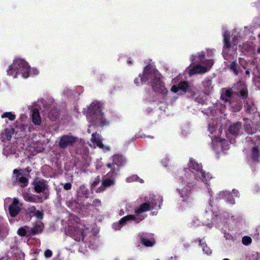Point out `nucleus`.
Masks as SVG:
<instances>
[{"mask_svg": "<svg viewBox=\"0 0 260 260\" xmlns=\"http://www.w3.org/2000/svg\"><path fill=\"white\" fill-rule=\"evenodd\" d=\"M223 36L224 38V46L222 53L223 56L225 59H229L230 58V56L235 54V51L232 50V52L230 53L231 49L230 48V44L228 42L229 34L228 32L225 31L223 33Z\"/></svg>", "mask_w": 260, "mask_h": 260, "instance_id": "nucleus-5", "label": "nucleus"}, {"mask_svg": "<svg viewBox=\"0 0 260 260\" xmlns=\"http://www.w3.org/2000/svg\"><path fill=\"white\" fill-rule=\"evenodd\" d=\"M51 255H52L51 251H50L49 249H48V250L45 251V256L46 257H50L51 256Z\"/></svg>", "mask_w": 260, "mask_h": 260, "instance_id": "nucleus-37", "label": "nucleus"}, {"mask_svg": "<svg viewBox=\"0 0 260 260\" xmlns=\"http://www.w3.org/2000/svg\"><path fill=\"white\" fill-rule=\"evenodd\" d=\"M229 67L230 70L233 71L235 75H238L239 73V70L237 69V63L236 61H233L232 62H231Z\"/></svg>", "mask_w": 260, "mask_h": 260, "instance_id": "nucleus-24", "label": "nucleus"}, {"mask_svg": "<svg viewBox=\"0 0 260 260\" xmlns=\"http://www.w3.org/2000/svg\"><path fill=\"white\" fill-rule=\"evenodd\" d=\"M245 28V29L246 30V29H247V27H245V28Z\"/></svg>", "mask_w": 260, "mask_h": 260, "instance_id": "nucleus-51", "label": "nucleus"}, {"mask_svg": "<svg viewBox=\"0 0 260 260\" xmlns=\"http://www.w3.org/2000/svg\"><path fill=\"white\" fill-rule=\"evenodd\" d=\"M236 86L240 95L243 99L246 98L248 95V92L245 84L244 83L240 82L237 83Z\"/></svg>", "mask_w": 260, "mask_h": 260, "instance_id": "nucleus-9", "label": "nucleus"}, {"mask_svg": "<svg viewBox=\"0 0 260 260\" xmlns=\"http://www.w3.org/2000/svg\"><path fill=\"white\" fill-rule=\"evenodd\" d=\"M187 170H188V169H185V172H187Z\"/></svg>", "mask_w": 260, "mask_h": 260, "instance_id": "nucleus-49", "label": "nucleus"}, {"mask_svg": "<svg viewBox=\"0 0 260 260\" xmlns=\"http://www.w3.org/2000/svg\"><path fill=\"white\" fill-rule=\"evenodd\" d=\"M241 109V107L240 106H239L238 109H237V111H239Z\"/></svg>", "mask_w": 260, "mask_h": 260, "instance_id": "nucleus-45", "label": "nucleus"}, {"mask_svg": "<svg viewBox=\"0 0 260 260\" xmlns=\"http://www.w3.org/2000/svg\"><path fill=\"white\" fill-rule=\"evenodd\" d=\"M224 237L226 238V239H228L229 238V237H226V236H224Z\"/></svg>", "mask_w": 260, "mask_h": 260, "instance_id": "nucleus-50", "label": "nucleus"}, {"mask_svg": "<svg viewBox=\"0 0 260 260\" xmlns=\"http://www.w3.org/2000/svg\"><path fill=\"white\" fill-rule=\"evenodd\" d=\"M26 200L29 202H35L34 198L30 196H27L25 197Z\"/></svg>", "mask_w": 260, "mask_h": 260, "instance_id": "nucleus-39", "label": "nucleus"}, {"mask_svg": "<svg viewBox=\"0 0 260 260\" xmlns=\"http://www.w3.org/2000/svg\"><path fill=\"white\" fill-rule=\"evenodd\" d=\"M212 200L210 198V200H209V205L207 207V209H205V211L206 212H212V209H211L212 208V205H211V203H212Z\"/></svg>", "mask_w": 260, "mask_h": 260, "instance_id": "nucleus-34", "label": "nucleus"}, {"mask_svg": "<svg viewBox=\"0 0 260 260\" xmlns=\"http://www.w3.org/2000/svg\"><path fill=\"white\" fill-rule=\"evenodd\" d=\"M203 86L205 87V90L209 92L212 89L211 81L210 80H205L203 83Z\"/></svg>", "mask_w": 260, "mask_h": 260, "instance_id": "nucleus-22", "label": "nucleus"}, {"mask_svg": "<svg viewBox=\"0 0 260 260\" xmlns=\"http://www.w3.org/2000/svg\"><path fill=\"white\" fill-rule=\"evenodd\" d=\"M205 54L203 52L198 53L197 55H192L191 59L192 62L194 61L198 64L192 67H189L186 69V71L191 76L197 74L205 73L211 68L213 64V61L212 59L204 60Z\"/></svg>", "mask_w": 260, "mask_h": 260, "instance_id": "nucleus-1", "label": "nucleus"}, {"mask_svg": "<svg viewBox=\"0 0 260 260\" xmlns=\"http://www.w3.org/2000/svg\"><path fill=\"white\" fill-rule=\"evenodd\" d=\"M213 214L214 215V217H213L212 219V223H209L207 224V226L209 228H212L214 223L215 224L216 226L218 225V224L221 221V217H219L215 212H214Z\"/></svg>", "mask_w": 260, "mask_h": 260, "instance_id": "nucleus-19", "label": "nucleus"}, {"mask_svg": "<svg viewBox=\"0 0 260 260\" xmlns=\"http://www.w3.org/2000/svg\"><path fill=\"white\" fill-rule=\"evenodd\" d=\"M211 139L212 140V148L217 153L219 152L220 149L223 152L229 149V144L226 140L221 139L216 136H212Z\"/></svg>", "mask_w": 260, "mask_h": 260, "instance_id": "nucleus-4", "label": "nucleus"}, {"mask_svg": "<svg viewBox=\"0 0 260 260\" xmlns=\"http://www.w3.org/2000/svg\"><path fill=\"white\" fill-rule=\"evenodd\" d=\"M26 233V231L24 228H20L18 230V234L20 236H24Z\"/></svg>", "mask_w": 260, "mask_h": 260, "instance_id": "nucleus-35", "label": "nucleus"}, {"mask_svg": "<svg viewBox=\"0 0 260 260\" xmlns=\"http://www.w3.org/2000/svg\"><path fill=\"white\" fill-rule=\"evenodd\" d=\"M231 194L233 196H234L235 197H238L239 192L237 190L233 189Z\"/></svg>", "mask_w": 260, "mask_h": 260, "instance_id": "nucleus-41", "label": "nucleus"}, {"mask_svg": "<svg viewBox=\"0 0 260 260\" xmlns=\"http://www.w3.org/2000/svg\"><path fill=\"white\" fill-rule=\"evenodd\" d=\"M253 49V47L251 45L244 44L243 48L242 51L244 53H249Z\"/></svg>", "mask_w": 260, "mask_h": 260, "instance_id": "nucleus-26", "label": "nucleus"}, {"mask_svg": "<svg viewBox=\"0 0 260 260\" xmlns=\"http://www.w3.org/2000/svg\"><path fill=\"white\" fill-rule=\"evenodd\" d=\"M218 127H219V128H218L217 133H218V134H219L221 133V129L220 126H218L216 123L215 124H214L213 123H210L208 125V130L211 134H213V133L214 132L215 133H216L215 128H217Z\"/></svg>", "mask_w": 260, "mask_h": 260, "instance_id": "nucleus-20", "label": "nucleus"}, {"mask_svg": "<svg viewBox=\"0 0 260 260\" xmlns=\"http://www.w3.org/2000/svg\"><path fill=\"white\" fill-rule=\"evenodd\" d=\"M43 228V225H36L34 228L31 229L32 232L34 234H37L40 233L42 231Z\"/></svg>", "mask_w": 260, "mask_h": 260, "instance_id": "nucleus-27", "label": "nucleus"}, {"mask_svg": "<svg viewBox=\"0 0 260 260\" xmlns=\"http://www.w3.org/2000/svg\"><path fill=\"white\" fill-rule=\"evenodd\" d=\"M180 90H182L183 92H191L192 90L193 87L189 84L187 82L183 81L180 82Z\"/></svg>", "mask_w": 260, "mask_h": 260, "instance_id": "nucleus-14", "label": "nucleus"}, {"mask_svg": "<svg viewBox=\"0 0 260 260\" xmlns=\"http://www.w3.org/2000/svg\"><path fill=\"white\" fill-rule=\"evenodd\" d=\"M241 128V124L240 122H237L233 125H231L229 128V132L233 135H236L238 134L239 131Z\"/></svg>", "mask_w": 260, "mask_h": 260, "instance_id": "nucleus-15", "label": "nucleus"}, {"mask_svg": "<svg viewBox=\"0 0 260 260\" xmlns=\"http://www.w3.org/2000/svg\"><path fill=\"white\" fill-rule=\"evenodd\" d=\"M2 118H9L10 120H13L15 118V116L13 114H12L11 113H4L2 116Z\"/></svg>", "mask_w": 260, "mask_h": 260, "instance_id": "nucleus-29", "label": "nucleus"}, {"mask_svg": "<svg viewBox=\"0 0 260 260\" xmlns=\"http://www.w3.org/2000/svg\"><path fill=\"white\" fill-rule=\"evenodd\" d=\"M190 190L187 188H183L181 191V197L183 201H186L190 196Z\"/></svg>", "mask_w": 260, "mask_h": 260, "instance_id": "nucleus-21", "label": "nucleus"}, {"mask_svg": "<svg viewBox=\"0 0 260 260\" xmlns=\"http://www.w3.org/2000/svg\"><path fill=\"white\" fill-rule=\"evenodd\" d=\"M14 173H18L17 178H16V181L19 182L21 185V186H25L28 183V180L26 178L21 176L22 173L21 170H17L15 169L13 171Z\"/></svg>", "mask_w": 260, "mask_h": 260, "instance_id": "nucleus-12", "label": "nucleus"}, {"mask_svg": "<svg viewBox=\"0 0 260 260\" xmlns=\"http://www.w3.org/2000/svg\"><path fill=\"white\" fill-rule=\"evenodd\" d=\"M232 90L231 89H223L221 94V99L225 102L230 104L232 96Z\"/></svg>", "mask_w": 260, "mask_h": 260, "instance_id": "nucleus-11", "label": "nucleus"}, {"mask_svg": "<svg viewBox=\"0 0 260 260\" xmlns=\"http://www.w3.org/2000/svg\"><path fill=\"white\" fill-rule=\"evenodd\" d=\"M199 245L202 247L203 252L207 255H209L212 253L211 250L207 245L203 242V240L199 239Z\"/></svg>", "mask_w": 260, "mask_h": 260, "instance_id": "nucleus-18", "label": "nucleus"}, {"mask_svg": "<svg viewBox=\"0 0 260 260\" xmlns=\"http://www.w3.org/2000/svg\"><path fill=\"white\" fill-rule=\"evenodd\" d=\"M258 40L259 43H260V34L258 36Z\"/></svg>", "mask_w": 260, "mask_h": 260, "instance_id": "nucleus-44", "label": "nucleus"}, {"mask_svg": "<svg viewBox=\"0 0 260 260\" xmlns=\"http://www.w3.org/2000/svg\"><path fill=\"white\" fill-rule=\"evenodd\" d=\"M242 242L243 245L248 246L252 242L251 238L249 236H244L242 239Z\"/></svg>", "mask_w": 260, "mask_h": 260, "instance_id": "nucleus-25", "label": "nucleus"}, {"mask_svg": "<svg viewBox=\"0 0 260 260\" xmlns=\"http://www.w3.org/2000/svg\"><path fill=\"white\" fill-rule=\"evenodd\" d=\"M149 204L147 203H144L141 205L140 208L136 211L137 213H140L144 211H146L149 209Z\"/></svg>", "mask_w": 260, "mask_h": 260, "instance_id": "nucleus-23", "label": "nucleus"}, {"mask_svg": "<svg viewBox=\"0 0 260 260\" xmlns=\"http://www.w3.org/2000/svg\"><path fill=\"white\" fill-rule=\"evenodd\" d=\"M246 141L249 143L251 147L250 152V161L252 162H258L260 156V150L258 146L260 145V136H253L246 138Z\"/></svg>", "mask_w": 260, "mask_h": 260, "instance_id": "nucleus-3", "label": "nucleus"}, {"mask_svg": "<svg viewBox=\"0 0 260 260\" xmlns=\"http://www.w3.org/2000/svg\"><path fill=\"white\" fill-rule=\"evenodd\" d=\"M142 242L143 244H144L146 246H152L153 245L154 243V241H150L148 239L142 238Z\"/></svg>", "mask_w": 260, "mask_h": 260, "instance_id": "nucleus-28", "label": "nucleus"}, {"mask_svg": "<svg viewBox=\"0 0 260 260\" xmlns=\"http://www.w3.org/2000/svg\"><path fill=\"white\" fill-rule=\"evenodd\" d=\"M259 254L258 253H252L250 255L249 260H257Z\"/></svg>", "mask_w": 260, "mask_h": 260, "instance_id": "nucleus-33", "label": "nucleus"}, {"mask_svg": "<svg viewBox=\"0 0 260 260\" xmlns=\"http://www.w3.org/2000/svg\"><path fill=\"white\" fill-rule=\"evenodd\" d=\"M189 171L193 174L197 179H201L205 184H207L208 181L212 178L211 174L204 171L202 165L192 158L189 159Z\"/></svg>", "mask_w": 260, "mask_h": 260, "instance_id": "nucleus-2", "label": "nucleus"}, {"mask_svg": "<svg viewBox=\"0 0 260 260\" xmlns=\"http://www.w3.org/2000/svg\"><path fill=\"white\" fill-rule=\"evenodd\" d=\"M63 188L66 189V190H69V189H70L71 188V183H66L64 186H63Z\"/></svg>", "mask_w": 260, "mask_h": 260, "instance_id": "nucleus-38", "label": "nucleus"}, {"mask_svg": "<svg viewBox=\"0 0 260 260\" xmlns=\"http://www.w3.org/2000/svg\"><path fill=\"white\" fill-rule=\"evenodd\" d=\"M18 203L19 201L16 199H14L13 203L9 206V213L12 217L16 216L20 210Z\"/></svg>", "mask_w": 260, "mask_h": 260, "instance_id": "nucleus-8", "label": "nucleus"}, {"mask_svg": "<svg viewBox=\"0 0 260 260\" xmlns=\"http://www.w3.org/2000/svg\"><path fill=\"white\" fill-rule=\"evenodd\" d=\"M114 181L110 179H106L103 181V185L104 186L108 187L110 186L112 184H114Z\"/></svg>", "mask_w": 260, "mask_h": 260, "instance_id": "nucleus-31", "label": "nucleus"}, {"mask_svg": "<svg viewBox=\"0 0 260 260\" xmlns=\"http://www.w3.org/2000/svg\"><path fill=\"white\" fill-rule=\"evenodd\" d=\"M246 74L247 75H249V71H248V70H247V71H246Z\"/></svg>", "mask_w": 260, "mask_h": 260, "instance_id": "nucleus-46", "label": "nucleus"}, {"mask_svg": "<svg viewBox=\"0 0 260 260\" xmlns=\"http://www.w3.org/2000/svg\"><path fill=\"white\" fill-rule=\"evenodd\" d=\"M257 52L260 53V47L257 49Z\"/></svg>", "mask_w": 260, "mask_h": 260, "instance_id": "nucleus-47", "label": "nucleus"}, {"mask_svg": "<svg viewBox=\"0 0 260 260\" xmlns=\"http://www.w3.org/2000/svg\"><path fill=\"white\" fill-rule=\"evenodd\" d=\"M207 189L208 190V192H209L210 196H211V197H212V191L209 188H208Z\"/></svg>", "mask_w": 260, "mask_h": 260, "instance_id": "nucleus-42", "label": "nucleus"}, {"mask_svg": "<svg viewBox=\"0 0 260 260\" xmlns=\"http://www.w3.org/2000/svg\"><path fill=\"white\" fill-rule=\"evenodd\" d=\"M31 119L33 123L37 125H40L41 124L42 120L39 110L37 109H34L32 111Z\"/></svg>", "mask_w": 260, "mask_h": 260, "instance_id": "nucleus-10", "label": "nucleus"}, {"mask_svg": "<svg viewBox=\"0 0 260 260\" xmlns=\"http://www.w3.org/2000/svg\"><path fill=\"white\" fill-rule=\"evenodd\" d=\"M91 141L95 143L97 146L102 148L104 147V145L102 144L101 140H100L98 135L96 133L92 134Z\"/></svg>", "mask_w": 260, "mask_h": 260, "instance_id": "nucleus-17", "label": "nucleus"}, {"mask_svg": "<svg viewBox=\"0 0 260 260\" xmlns=\"http://www.w3.org/2000/svg\"><path fill=\"white\" fill-rule=\"evenodd\" d=\"M178 90V87L176 85L173 86L172 88H171V91L174 92H177Z\"/></svg>", "mask_w": 260, "mask_h": 260, "instance_id": "nucleus-40", "label": "nucleus"}, {"mask_svg": "<svg viewBox=\"0 0 260 260\" xmlns=\"http://www.w3.org/2000/svg\"><path fill=\"white\" fill-rule=\"evenodd\" d=\"M36 211L37 210H36V208L35 207H34V206H32V207H30V208H28L27 209V212L28 213H34V215H35V213Z\"/></svg>", "mask_w": 260, "mask_h": 260, "instance_id": "nucleus-36", "label": "nucleus"}, {"mask_svg": "<svg viewBox=\"0 0 260 260\" xmlns=\"http://www.w3.org/2000/svg\"><path fill=\"white\" fill-rule=\"evenodd\" d=\"M222 260H230L229 258H224Z\"/></svg>", "mask_w": 260, "mask_h": 260, "instance_id": "nucleus-48", "label": "nucleus"}, {"mask_svg": "<svg viewBox=\"0 0 260 260\" xmlns=\"http://www.w3.org/2000/svg\"><path fill=\"white\" fill-rule=\"evenodd\" d=\"M77 141V138L72 136L64 135L59 140V146L60 148H66L68 146H71Z\"/></svg>", "mask_w": 260, "mask_h": 260, "instance_id": "nucleus-6", "label": "nucleus"}, {"mask_svg": "<svg viewBox=\"0 0 260 260\" xmlns=\"http://www.w3.org/2000/svg\"><path fill=\"white\" fill-rule=\"evenodd\" d=\"M43 211L37 210L34 215H35L38 219H41L43 218Z\"/></svg>", "mask_w": 260, "mask_h": 260, "instance_id": "nucleus-32", "label": "nucleus"}, {"mask_svg": "<svg viewBox=\"0 0 260 260\" xmlns=\"http://www.w3.org/2000/svg\"><path fill=\"white\" fill-rule=\"evenodd\" d=\"M238 39H235V38L233 39V44L234 45H236L238 42L236 41V40H237Z\"/></svg>", "mask_w": 260, "mask_h": 260, "instance_id": "nucleus-43", "label": "nucleus"}, {"mask_svg": "<svg viewBox=\"0 0 260 260\" xmlns=\"http://www.w3.org/2000/svg\"><path fill=\"white\" fill-rule=\"evenodd\" d=\"M224 199L225 201L231 204H234L235 201L232 194L228 191L220 192L215 197L216 200Z\"/></svg>", "mask_w": 260, "mask_h": 260, "instance_id": "nucleus-7", "label": "nucleus"}, {"mask_svg": "<svg viewBox=\"0 0 260 260\" xmlns=\"http://www.w3.org/2000/svg\"><path fill=\"white\" fill-rule=\"evenodd\" d=\"M135 218V217L133 215H129L127 216L126 217H123L119 221V223L122 224L125 223L127 220H130V219H134Z\"/></svg>", "mask_w": 260, "mask_h": 260, "instance_id": "nucleus-30", "label": "nucleus"}, {"mask_svg": "<svg viewBox=\"0 0 260 260\" xmlns=\"http://www.w3.org/2000/svg\"><path fill=\"white\" fill-rule=\"evenodd\" d=\"M34 185L35 187V190L37 192L44 191L47 187L46 184L45 182L41 181H35L34 182Z\"/></svg>", "mask_w": 260, "mask_h": 260, "instance_id": "nucleus-13", "label": "nucleus"}, {"mask_svg": "<svg viewBox=\"0 0 260 260\" xmlns=\"http://www.w3.org/2000/svg\"><path fill=\"white\" fill-rule=\"evenodd\" d=\"M15 130L13 128H6L3 134V137L7 140H10L12 136L14 134Z\"/></svg>", "mask_w": 260, "mask_h": 260, "instance_id": "nucleus-16", "label": "nucleus"}]
</instances>
